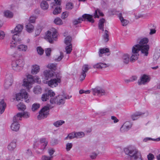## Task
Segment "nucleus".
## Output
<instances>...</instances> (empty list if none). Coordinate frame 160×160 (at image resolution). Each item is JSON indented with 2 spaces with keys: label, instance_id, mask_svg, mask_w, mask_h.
I'll return each instance as SVG.
<instances>
[{
  "label": "nucleus",
  "instance_id": "1",
  "mask_svg": "<svg viewBox=\"0 0 160 160\" xmlns=\"http://www.w3.org/2000/svg\"><path fill=\"white\" fill-rule=\"evenodd\" d=\"M65 95H59L54 98H52L50 99V102L52 105H48L43 107L39 112V114L37 118L38 119L46 118L49 114L50 109H52L54 107V104H57L58 105L63 104L65 103Z\"/></svg>",
  "mask_w": 160,
  "mask_h": 160
},
{
  "label": "nucleus",
  "instance_id": "2",
  "mask_svg": "<svg viewBox=\"0 0 160 160\" xmlns=\"http://www.w3.org/2000/svg\"><path fill=\"white\" fill-rule=\"evenodd\" d=\"M124 151L128 156L130 160H142L141 152L135 148L132 147L125 148Z\"/></svg>",
  "mask_w": 160,
  "mask_h": 160
},
{
  "label": "nucleus",
  "instance_id": "3",
  "mask_svg": "<svg viewBox=\"0 0 160 160\" xmlns=\"http://www.w3.org/2000/svg\"><path fill=\"white\" fill-rule=\"evenodd\" d=\"M61 74L59 73L55 75L54 77L50 80L47 82L48 86L51 88H53L57 87L58 84L61 82Z\"/></svg>",
  "mask_w": 160,
  "mask_h": 160
},
{
  "label": "nucleus",
  "instance_id": "4",
  "mask_svg": "<svg viewBox=\"0 0 160 160\" xmlns=\"http://www.w3.org/2000/svg\"><path fill=\"white\" fill-rule=\"evenodd\" d=\"M24 64L23 60L22 59H19L13 61L11 65L13 70L19 72L22 69Z\"/></svg>",
  "mask_w": 160,
  "mask_h": 160
},
{
  "label": "nucleus",
  "instance_id": "5",
  "mask_svg": "<svg viewBox=\"0 0 160 160\" xmlns=\"http://www.w3.org/2000/svg\"><path fill=\"white\" fill-rule=\"evenodd\" d=\"M48 144V141L45 138H42L39 141H34L33 145V148L36 149L38 148L39 149L43 150Z\"/></svg>",
  "mask_w": 160,
  "mask_h": 160
},
{
  "label": "nucleus",
  "instance_id": "6",
  "mask_svg": "<svg viewBox=\"0 0 160 160\" xmlns=\"http://www.w3.org/2000/svg\"><path fill=\"white\" fill-rule=\"evenodd\" d=\"M57 37V32L56 30L52 32L48 31L46 35L45 38L50 43H53L54 40H56Z\"/></svg>",
  "mask_w": 160,
  "mask_h": 160
},
{
  "label": "nucleus",
  "instance_id": "7",
  "mask_svg": "<svg viewBox=\"0 0 160 160\" xmlns=\"http://www.w3.org/2000/svg\"><path fill=\"white\" fill-rule=\"evenodd\" d=\"M28 98V93L25 90L22 91L21 92L16 94V98L17 101H19L21 99H24L25 102L28 103L30 102L29 99H27Z\"/></svg>",
  "mask_w": 160,
  "mask_h": 160
},
{
  "label": "nucleus",
  "instance_id": "8",
  "mask_svg": "<svg viewBox=\"0 0 160 160\" xmlns=\"http://www.w3.org/2000/svg\"><path fill=\"white\" fill-rule=\"evenodd\" d=\"M12 38L13 40L11 43L10 47L11 48H14L18 44L20 43L21 42V40L20 38H18V34H15L12 36Z\"/></svg>",
  "mask_w": 160,
  "mask_h": 160
},
{
  "label": "nucleus",
  "instance_id": "9",
  "mask_svg": "<svg viewBox=\"0 0 160 160\" xmlns=\"http://www.w3.org/2000/svg\"><path fill=\"white\" fill-rule=\"evenodd\" d=\"M58 73L59 72H54L52 71L46 70L43 72V75L45 79L48 80L49 78L51 79L55 75Z\"/></svg>",
  "mask_w": 160,
  "mask_h": 160
},
{
  "label": "nucleus",
  "instance_id": "10",
  "mask_svg": "<svg viewBox=\"0 0 160 160\" xmlns=\"http://www.w3.org/2000/svg\"><path fill=\"white\" fill-rule=\"evenodd\" d=\"M150 78L148 75L144 74L141 76L140 80H138V84L139 85L146 84L150 81Z\"/></svg>",
  "mask_w": 160,
  "mask_h": 160
},
{
  "label": "nucleus",
  "instance_id": "11",
  "mask_svg": "<svg viewBox=\"0 0 160 160\" xmlns=\"http://www.w3.org/2000/svg\"><path fill=\"white\" fill-rule=\"evenodd\" d=\"M93 94L95 95L96 94L99 96L104 95L105 92L104 89L101 87H97L94 89H92Z\"/></svg>",
  "mask_w": 160,
  "mask_h": 160
},
{
  "label": "nucleus",
  "instance_id": "12",
  "mask_svg": "<svg viewBox=\"0 0 160 160\" xmlns=\"http://www.w3.org/2000/svg\"><path fill=\"white\" fill-rule=\"evenodd\" d=\"M30 85V74H28V75H26V78L24 79L22 85L26 88L27 90L29 92Z\"/></svg>",
  "mask_w": 160,
  "mask_h": 160
},
{
  "label": "nucleus",
  "instance_id": "13",
  "mask_svg": "<svg viewBox=\"0 0 160 160\" xmlns=\"http://www.w3.org/2000/svg\"><path fill=\"white\" fill-rule=\"evenodd\" d=\"M140 51L141 53L144 54L145 56H147L148 54V51L149 49V46L148 45H139Z\"/></svg>",
  "mask_w": 160,
  "mask_h": 160
},
{
  "label": "nucleus",
  "instance_id": "14",
  "mask_svg": "<svg viewBox=\"0 0 160 160\" xmlns=\"http://www.w3.org/2000/svg\"><path fill=\"white\" fill-rule=\"evenodd\" d=\"M23 27L22 25L18 24L14 30L11 31V32L12 33H14V35L15 34H18V38H19L20 33L22 31Z\"/></svg>",
  "mask_w": 160,
  "mask_h": 160
},
{
  "label": "nucleus",
  "instance_id": "15",
  "mask_svg": "<svg viewBox=\"0 0 160 160\" xmlns=\"http://www.w3.org/2000/svg\"><path fill=\"white\" fill-rule=\"evenodd\" d=\"M132 125V124L129 122H126L121 127L120 131L122 132L127 131L131 128Z\"/></svg>",
  "mask_w": 160,
  "mask_h": 160
},
{
  "label": "nucleus",
  "instance_id": "16",
  "mask_svg": "<svg viewBox=\"0 0 160 160\" xmlns=\"http://www.w3.org/2000/svg\"><path fill=\"white\" fill-rule=\"evenodd\" d=\"M115 14L118 15L123 26H125L128 24L129 22L128 21L124 19L123 17H122V14L121 12H119L116 11L115 12Z\"/></svg>",
  "mask_w": 160,
  "mask_h": 160
},
{
  "label": "nucleus",
  "instance_id": "17",
  "mask_svg": "<svg viewBox=\"0 0 160 160\" xmlns=\"http://www.w3.org/2000/svg\"><path fill=\"white\" fill-rule=\"evenodd\" d=\"M93 16L89 14H85L82 16L83 19V21H85L86 20L88 21L93 23L94 22V20L92 18Z\"/></svg>",
  "mask_w": 160,
  "mask_h": 160
},
{
  "label": "nucleus",
  "instance_id": "18",
  "mask_svg": "<svg viewBox=\"0 0 160 160\" xmlns=\"http://www.w3.org/2000/svg\"><path fill=\"white\" fill-rule=\"evenodd\" d=\"M107 56H109L110 53L109 52V50L108 48H101L99 49V52H98V54L100 57H102V54L107 53Z\"/></svg>",
  "mask_w": 160,
  "mask_h": 160
},
{
  "label": "nucleus",
  "instance_id": "19",
  "mask_svg": "<svg viewBox=\"0 0 160 160\" xmlns=\"http://www.w3.org/2000/svg\"><path fill=\"white\" fill-rule=\"evenodd\" d=\"M40 68L39 65L37 64L33 65L32 66L31 73L33 74H36L40 71Z\"/></svg>",
  "mask_w": 160,
  "mask_h": 160
},
{
  "label": "nucleus",
  "instance_id": "20",
  "mask_svg": "<svg viewBox=\"0 0 160 160\" xmlns=\"http://www.w3.org/2000/svg\"><path fill=\"white\" fill-rule=\"evenodd\" d=\"M109 66V65L108 64L100 62L94 65L93 67L95 68L102 69L103 68L108 67Z\"/></svg>",
  "mask_w": 160,
  "mask_h": 160
},
{
  "label": "nucleus",
  "instance_id": "21",
  "mask_svg": "<svg viewBox=\"0 0 160 160\" xmlns=\"http://www.w3.org/2000/svg\"><path fill=\"white\" fill-rule=\"evenodd\" d=\"M13 82V79L11 77H9L8 78H7L5 80L4 86L6 88H8L11 86Z\"/></svg>",
  "mask_w": 160,
  "mask_h": 160
},
{
  "label": "nucleus",
  "instance_id": "22",
  "mask_svg": "<svg viewBox=\"0 0 160 160\" xmlns=\"http://www.w3.org/2000/svg\"><path fill=\"white\" fill-rule=\"evenodd\" d=\"M11 128L13 131H17L20 128V124L18 122H13V123L11 125Z\"/></svg>",
  "mask_w": 160,
  "mask_h": 160
},
{
  "label": "nucleus",
  "instance_id": "23",
  "mask_svg": "<svg viewBox=\"0 0 160 160\" xmlns=\"http://www.w3.org/2000/svg\"><path fill=\"white\" fill-rule=\"evenodd\" d=\"M144 114V113H142L140 112H135L133 114L131 115V117L133 120L137 119L138 117L141 116Z\"/></svg>",
  "mask_w": 160,
  "mask_h": 160
},
{
  "label": "nucleus",
  "instance_id": "24",
  "mask_svg": "<svg viewBox=\"0 0 160 160\" xmlns=\"http://www.w3.org/2000/svg\"><path fill=\"white\" fill-rule=\"evenodd\" d=\"M6 107V104L5 103L4 100L2 99L0 101V112L1 114H2L5 110V109Z\"/></svg>",
  "mask_w": 160,
  "mask_h": 160
},
{
  "label": "nucleus",
  "instance_id": "25",
  "mask_svg": "<svg viewBox=\"0 0 160 160\" xmlns=\"http://www.w3.org/2000/svg\"><path fill=\"white\" fill-rule=\"evenodd\" d=\"M16 143L15 141H12L9 144L8 146V150L10 151L13 150L16 148Z\"/></svg>",
  "mask_w": 160,
  "mask_h": 160
},
{
  "label": "nucleus",
  "instance_id": "26",
  "mask_svg": "<svg viewBox=\"0 0 160 160\" xmlns=\"http://www.w3.org/2000/svg\"><path fill=\"white\" fill-rule=\"evenodd\" d=\"M140 51V46L138 44L134 45L132 48V53L138 54Z\"/></svg>",
  "mask_w": 160,
  "mask_h": 160
},
{
  "label": "nucleus",
  "instance_id": "27",
  "mask_svg": "<svg viewBox=\"0 0 160 160\" xmlns=\"http://www.w3.org/2000/svg\"><path fill=\"white\" fill-rule=\"evenodd\" d=\"M22 117V112L18 113L17 115L14 117L13 118V122H18L19 120H21Z\"/></svg>",
  "mask_w": 160,
  "mask_h": 160
},
{
  "label": "nucleus",
  "instance_id": "28",
  "mask_svg": "<svg viewBox=\"0 0 160 160\" xmlns=\"http://www.w3.org/2000/svg\"><path fill=\"white\" fill-rule=\"evenodd\" d=\"M105 22V20L102 18L101 19H100L99 21V23L98 24V26L99 28L102 30V31H104L103 29V27H104V23Z\"/></svg>",
  "mask_w": 160,
  "mask_h": 160
},
{
  "label": "nucleus",
  "instance_id": "29",
  "mask_svg": "<svg viewBox=\"0 0 160 160\" xmlns=\"http://www.w3.org/2000/svg\"><path fill=\"white\" fill-rule=\"evenodd\" d=\"M42 89L40 86L38 85L35 87L33 89V92L35 94H39L41 93Z\"/></svg>",
  "mask_w": 160,
  "mask_h": 160
},
{
  "label": "nucleus",
  "instance_id": "30",
  "mask_svg": "<svg viewBox=\"0 0 160 160\" xmlns=\"http://www.w3.org/2000/svg\"><path fill=\"white\" fill-rule=\"evenodd\" d=\"M139 54L132 53L130 58V62H133L138 59V58Z\"/></svg>",
  "mask_w": 160,
  "mask_h": 160
},
{
  "label": "nucleus",
  "instance_id": "31",
  "mask_svg": "<svg viewBox=\"0 0 160 160\" xmlns=\"http://www.w3.org/2000/svg\"><path fill=\"white\" fill-rule=\"evenodd\" d=\"M39 78L38 76H33L31 75V84L34 82L39 83Z\"/></svg>",
  "mask_w": 160,
  "mask_h": 160
},
{
  "label": "nucleus",
  "instance_id": "32",
  "mask_svg": "<svg viewBox=\"0 0 160 160\" xmlns=\"http://www.w3.org/2000/svg\"><path fill=\"white\" fill-rule=\"evenodd\" d=\"M41 8L43 10H46L48 8V5L47 1H42L41 3Z\"/></svg>",
  "mask_w": 160,
  "mask_h": 160
},
{
  "label": "nucleus",
  "instance_id": "33",
  "mask_svg": "<svg viewBox=\"0 0 160 160\" xmlns=\"http://www.w3.org/2000/svg\"><path fill=\"white\" fill-rule=\"evenodd\" d=\"M4 14L5 16L8 18H12L13 16V13L10 11L7 10L4 12Z\"/></svg>",
  "mask_w": 160,
  "mask_h": 160
},
{
  "label": "nucleus",
  "instance_id": "34",
  "mask_svg": "<svg viewBox=\"0 0 160 160\" xmlns=\"http://www.w3.org/2000/svg\"><path fill=\"white\" fill-rule=\"evenodd\" d=\"M148 42V39L147 38H144L140 40L138 45L141 46L148 45L147 43Z\"/></svg>",
  "mask_w": 160,
  "mask_h": 160
},
{
  "label": "nucleus",
  "instance_id": "35",
  "mask_svg": "<svg viewBox=\"0 0 160 160\" xmlns=\"http://www.w3.org/2000/svg\"><path fill=\"white\" fill-rule=\"evenodd\" d=\"M82 21H83V19L82 18L80 17L78 19L73 20L72 23L74 25H76L78 24L81 23Z\"/></svg>",
  "mask_w": 160,
  "mask_h": 160
},
{
  "label": "nucleus",
  "instance_id": "36",
  "mask_svg": "<svg viewBox=\"0 0 160 160\" xmlns=\"http://www.w3.org/2000/svg\"><path fill=\"white\" fill-rule=\"evenodd\" d=\"M65 123V122L62 120L57 121L53 123V125L56 127H58Z\"/></svg>",
  "mask_w": 160,
  "mask_h": 160
},
{
  "label": "nucleus",
  "instance_id": "37",
  "mask_svg": "<svg viewBox=\"0 0 160 160\" xmlns=\"http://www.w3.org/2000/svg\"><path fill=\"white\" fill-rule=\"evenodd\" d=\"M122 59L123 62L126 64H127L129 62V57L127 54H124L122 56Z\"/></svg>",
  "mask_w": 160,
  "mask_h": 160
},
{
  "label": "nucleus",
  "instance_id": "38",
  "mask_svg": "<svg viewBox=\"0 0 160 160\" xmlns=\"http://www.w3.org/2000/svg\"><path fill=\"white\" fill-rule=\"evenodd\" d=\"M98 13L99 15L100 16H102L104 15L103 13L101 12L99 9H97L95 10V12L94 13V18H99V17L98 15Z\"/></svg>",
  "mask_w": 160,
  "mask_h": 160
},
{
  "label": "nucleus",
  "instance_id": "39",
  "mask_svg": "<svg viewBox=\"0 0 160 160\" xmlns=\"http://www.w3.org/2000/svg\"><path fill=\"white\" fill-rule=\"evenodd\" d=\"M54 22L57 25H61L63 24V22L60 18L57 17L54 21Z\"/></svg>",
  "mask_w": 160,
  "mask_h": 160
},
{
  "label": "nucleus",
  "instance_id": "40",
  "mask_svg": "<svg viewBox=\"0 0 160 160\" xmlns=\"http://www.w3.org/2000/svg\"><path fill=\"white\" fill-rule=\"evenodd\" d=\"M17 106L18 109L19 110L24 111L26 108V106L22 103H20Z\"/></svg>",
  "mask_w": 160,
  "mask_h": 160
},
{
  "label": "nucleus",
  "instance_id": "41",
  "mask_svg": "<svg viewBox=\"0 0 160 160\" xmlns=\"http://www.w3.org/2000/svg\"><path fill=\"white\" fill-rule=\"evenodd\" d=\"M18 49L20 51H25L27 49V46L21 44L18 46Z\"/></svg>",
  "mask_w": 160,
  "mask_h": 160
},
{
  "label": "nucleus",
  "instance_id": "42",
  "mask_svg": "<svg viewBox=\"0 0 160 160\" xmlns=\"http://www.w3.org/2000/svg\"><path fill=\"white\" fill-rule=\"evenodd\" d=\"M72 38L69 36L66 37L65 39V43L67 45L72 44L71 42L72 41Z\"/></svg>",
  "mask_w": 160,
  "mask_h": 160
},
{
  "label": "nucleus",
  "instance_id": "43",
  "mask_svg": "<svg viewBox=\"0 0 160 160\" xmlns=\"http://www.w3.org/2000/svg\"><path fill=\"white\" fill-rule=\"evenodd\" d=\"M25 28L26 30L29 33L30 32V18L28 19V22L25 24Z\"/></svg>",
  "mask_w": 160,
  "mask_h": 160
},
{
  "label": "nucleus",
  "instance_id": "44",
  "mask_svg": "<svg viewBox=\"0 0 160 160\" xmlns=\"http://www.w3.org/2000/svg\"><path fill=\"white\" fill-rule=\"evenodd\" d=\"M152 140L156 141H160V138H157L156 139H153L150 138H146L143 139V141L144 142H146L148 141Z\"/></svg>",
  "mask_w": 160,
  "mask_h": 160
},
{
  "label": "nucleus",
  "instance_id": "45",
  "mask_svg": "<svg viewBox=\"0 0 160 160\" xmlns=\"http://www.w3.org/2000/svg\"><path fill=\"white\" fill-rule=\"evenodd\" d=\"M49 98V97L47 93L42 94L41 97V100L43 101H46Z\"/></svg>",
  "mask_w": 160,
  "mask_h": 160
},
{
  "label": "nucleus",
  "instance_id": "46",
  "mask_svg": "<svg viewBox=\"0 0 160 160\" xmlns=\"http://www.w3.org/2000/svg\"><path fill=\"white\" fill-rule=\"evenodd\" d=\"M40 107V104L38 103H35L32 106V111L37 110Z\"/></svg>",
  "mask_w": 160,
  "mask_h": 160
},
{
  "label": "nucleus",
  "instance_id": "47",
  "mask_svg": "<svg viewBox=\"0 0 160 160\" xmlns=\"http://www.w3.org/2000/svg\"><path fill=\"white\" fill-rule=\"evenodd\" d=\"M67 46L66 47V51L67 54L70 53L72 51V45L70 44L67 45Z\"/></svg>",
  "mask_w": 160,
  "mask_h": 160
},
{
  "label": "nucleus",
  "instance_id": "48",
  "mask_svg": "<svg viewBox=\"0 0 160 160\" xmlns=\"http://www.w3.org/2000/svg\"><path fill=\"white\" fill-rule=\"evenodd\" d=\"M56 64L53 63H51L48 64L47 67L51 69L55 70L56 69Z\"/></svg>",
  "mask_w": 160,
  "mask_h": 160
},
{
  "label": "nucleus",
  "instance_id": "49",
  "mask_svg": "<svg viewBox=\"0 0 160 160\" xmlns=\"http://www.w3.org/2000/svg\"><path fill=\"white\" fill-rule=\"evenodd\" d=\"M61 12V9L59 7H57L53 11V13L54 14H58L60 13Z\"/></svg>",
  "mask_w": 160,
  "mask_h": 160
},
{
  "label": "nucleus",
  "instance_id": "50",
  "mask_svg": "<svg viewBox=\"0 0 160 160\" xmlns=\"http://www.w3.org/2000/svg\"><path fill=\"white\" fill-rule=\"evenodd\" d=\"M75 138H81L84 136L83 132H80L75 133Z\"/></svg>",
  "mask_w": 160,
  "mask_h": 160
},
{
  "label": "nucleus",
  "instance_id": "51",
  "mask_svg": "<svg viewBox=\"0 0 160 160\" xmlns=\"http://www.w3.org/2000/svg\"><path fill=\"white\" fill-rule=\"evenodd\" d=\"M53 156H47L46 155H43L42 156V160H52Z\"/></svg>",
  "mask_w": 160,
  "mask_h": 160
},
{
  "label": "nucleus",
  "instance_id": "52",
  "mask_svg": "<svg viewBox=\"0 0 160 160\" xmlns=\"http://www.w3.org/2000/svg\"><path fill=\"white\" fill-rule=\"evenodd\" d=\"M73 7V4L71 2H68L66 5V9L69 10L72 9Z\"/></svg>",
  "mask_w": 160,
  "mask_h": 160
},
{
  "label": "nucleus",
  "instance_id": "53",
  "mask_svg": "<svg viewBox=\"0 0 160 160\" xmlns=\"http://www.w3.org/2000/svg\"><path fill=\"white\" fill-rule=\"evenodd\" d=\"M88 66V65L85 64L84 65L82 68V72H84L85 73L87 72L89 69Z\"/></svg>",
  "mask_w": 160,
  "mask_h": 160
},
{
  "label": "nucleus",
  "instance_id": "54",
  "mask_svg": "<svg viewBox=\"0 0 160 160\" xmlns=\"http://www.w3.org/2000/svg\"><path fill=\"white\" fill-rule=\"evenodd\" d=\"M37 51L38 54L42 55L43 53L44 50L40 47H38L37 48Z\"/></svg>",
  "mask_w": 160,
  "mask_h": 160
},
{
  "label": "nucleus",
  "instance_id": "55",
  "mask_svg": "<svg viewBox=\"0 0 160 160\" xmlns=\"http://www.w3.org/2000/svg\"><path fill=\"white\" fill-rule=\"evenodd\" d=\"M72 144L71 143H68L66 145V149L67 151H69L72 148Z\"/></svg>",
  "mask_w": 160,
  "mask_h": 160
},
{
  "label": "nucleus",
  "instance_id": "56",
  "mask_svg": "<svg viewBox=\"0 0 160 160\" xmlns=\"http://www.w3.org/2000/svg\"><path fill=\"white\" fill-rule=\"evenodd\" d=\"M68 15V13L67 12H64L62 13L61 15V18L64 19L67 18Z\"/></svg>",
  "mask_w": 160,
  "mask_h": 160
},
{
  "label": "nucleus",
  "instance_id": "57",
  "mask_svg": "<svg viewBox=\"0 0 160 160\" xmlns=\"http://www.w3.org/2000/svg\"><path fill=\"white\" fill-rule=\"evenodd\" d=\"M64 55L63 53L61 52L60 55L57 58H56L55 59L56 61H61L62 58L63 57Z\"/></svg>",
  "mask_w": 160,
  "mask_h": 160
},
{
  "label": "nucleus",
  "instance_id": "58",
  "mask_svg": "<svg viewBox=\"0 0 160 160\" xmlns=\"http://www.w3.org/2000/svg\"><path fill=\"white\" fill-rule=\"evenodd\" d=\"M48 96L49 97L52 96H54L55 95V92H53L52 90H49L48 91L47 93Z\"/></svg>",
  "mask_w": 160,
  "mask_h": 160
},
{
  "label": "nucleus",
  "instance_id": "59",
  "mask_svg": "<svg viewBox=\"0 0 160 160\" xmlns=\"http://www.w3.org/2000/svg\"><path fill=\"white\" fill-rule=\"evenodd\" d=\"M59 141L58 139H53L52 140L51 143L53 145H56L59 143Z\"/></svg>",
  "mask_w": 160,
  "mask_h": 160
},
{
  "label": "nucleus",
  "instance_id": "60",
  "mask_svg": "<svg viewBox=\"0 0 160 160\" xmlns=\"http://www.w3.org/2000/svg\"><path fill=\"white\" fill-rule=\"evenodd\" d=\"M41 31V30L40 28H37L35 30V35H34V36L36 37L39 35V34H40Z\"/></svg>",
  "mask_w": 160,
  "mask_h": 160
},
{
  "label": "nucleus",
  "instance_id": "61",
  "mask_svg": "<svg viewBox=\"0 0 160 160\" xmlns=\"http://www.w3.org/2000/svg\"><path fill=\"white\" fill-rule=\"evenodd\" d=\"M51 51V49L50 48H48L45 50V53L46 55L47 56H49L50 55V53Z\"/></svg>",
  "mask_w": 160,
  "mask_h": 160
},
{
  "label": "nucleus",
  "instance_id": "62",
  "mask_svg": "<svg viewBox=\"0 0 160 160\" xmlns=\"http://www.w3.org/2000/svg\"><path fill=\"white\" fill-rule=\"evenodd\" d=\"M48 152L50 156H53L52 155L55 152L54 149L53 148H50L48 150Z\"/></svg>",
  "mask_w": 160,
  "mask_h": 160
},
{
  "label": "nucleus",
  "instance_id": "63",
  "mask_svg": "<svg viewBox=\"0 0 160 160\" xmlns=\"http://www.w3.org/2000/svg\"><path fill=\"white\" fill-rule=\"evenodd\" d=\"M37 18V17L35 16H31V23H35V22Z\"/></svg>",
  "mask_w": 160,
  "mask_h": 160
},
{
  "label": "nucleus",
  "instance_id": "64",
  "mask_svg": "<svg viewBox=\"0 0 160 160\" xmlns=\"http://www.w3.org/2000/svg\"><path fill=\"white\" fill-rule=\"evenodd\" d=\"M86 76V73L84 72H82V74L80 77V80L81 81H83L85 78Z\"/></svg>",
  "mask_w": 160,
  "mask_h": 160
}]
</instances>
